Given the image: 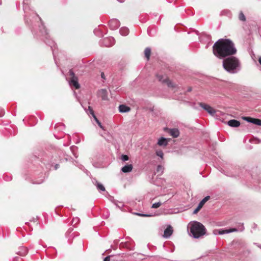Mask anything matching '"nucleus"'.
I'll return each mask as SVG.
<instances>
[{
  "instance_id": "55",
  "label": "nucleus",
  "mask_w": 261,
  "mask_h": 261,
  "mask_svg": "<svg viewBox=\"0 0 261 261\" xmlns=\"http://www.w3.org/2000/svg\"><path fill=\"white\" fill-rule=\"evenodd\" d=\"M1 4V3H0V5Z\"/></svg>"
},
{
  "instance_id": "44",
  "label": "nucleus",
  "mask_w": 261,
  "mask_h": 261,
  "mask_svg": "<svg viewBox=\"0 0 261 261\" xmlns=\"http://www.w3.org/2000/svg\"><path fill=\"white\" fill-rule=\"evenodd\" d=\"M43 180L41 179V181H35V182H34V184H41L43 182Z\"/></svg>"
},
{
  "instance_id": "26",
  "label": "nucleus",
  "mask_w": 261,
  "mask_h": 261,
  "mask_svg": "<svg viewBox=\"0 0 261 261\" xmlns=\"http://www.w3.org/2000/svg\"><path fill=\"white\" fill-rule=\"evenodd\" d=\"M239 19L240 20L242 21H246V17L242 11H241L239 15Z\"/></svg>"
},
{
  "instance_id": "47",
  "label": "nucleus",
  "mask_w": 261,
  "mask_h": 261,
  "mask_svg": "<svg viewBox=\"0 0 261 261\" xmlns=\"http://www.w3.org/2000/svg\"><path fill=\"white\" fill-rule=\"evenodd\" d=\"M258 62L259 64L261 65V57H259L258 59Z\"/></svg>"
},
{
  "instance_id": "15",
  "label": "nucleus",
  "mask_w": 261,
  "mask_h": 261,
  "mask_svg": "<svg viewBox=\"0 0 261 261\" xmlns=\"http://www.w3.org/2000/svg\"><path fill=\"white\" fill-rule=\"evenodd\" d=\"M69 78L70 79V81L69 82H77L78 79L77 77L75 75L74 73L72 71V70H70L69 71Z\"/></svg>"
},
{
  "instance_id": "53",
  "label": "nucleus",
  "mask_w": 261,
  "mask_h": 261,
  "mask_svg": "<svg viewBox=\"0 0 261 261\" xmlns=\"http://www.w3.org/2000/svg\"><path fill=\"white\" fill-rule=\"evenodd\" d=\"M45 42L46 44L49 43V42H47V41H45Z\"/></svg>"
},
{
  "instance_id": "51",
  "label": "nucleus",
  "mask_w": 261,
  "mask_h": 261,
  "mask_svg": "<svg viewBox=\"0 0 261 261\" xmlns=\"http://www.w3.org/2000/svg\"><path fill=\"white\" fill-rule=\"evenodd\" d=\"M4 178H5V179L6 180H9V179H8V177H7V179L6 178V177H5Z\"/></svg>"
},
{
  "instance_id": "20",
  "label": "nucleus",
  "mask_w": 261,
  "mask_h": 261,
  "mask_svg": "<svg viewBox=\"0 0 261 261\" xmlns=\"http://www.w3.org/2000/svg\"><path fill=\"white\" fill-rule=\"evenodd\" d=\"M224 174H225L227 176L229 177H236L237 176H239V174L237 173L236 171H230L227 172H224Z\"/></svg>"
},
{
  "instance_id": "11",
  "label": "nucleus",
  "mask_w": 261,
  "mask_h": 261,
  "mask_svg": "<svg viewBox=\"0 0 261 261\" xmlns=\"http://www.w3.org/2000/svg\"><path fill=\"white\" fill-rule=\"evenodd\" d=\"M232 245L234 247H244L245 246V243L242 240H233L232 242Z\"/></svg>"
},
{
  "instance_id": "21",
  "label": "nucleus",
  "mask_w": 261,
  "mask_h": 261,
  "mask_svg": "<svg viewBox=\"0 0 261 261\" xmlns=\"http://www.w3.org/2000/svg\"><path fill=\"white\" fill-rule=\"evenodd\" d=\"M210 199V196H207L205 197L203 199H202L200 202L199 203L198 205L199 207H202L203 205L206 202H207L209 199Z\"/></svg>"
},
{
  "instance_id": "33",
  "label": "nucleus",
  "mask_w": 261,
  "mask_h": 261,
  "mask_svg": "<svg viewBox=\"0 0 261 261\" xmlns=\"http://www.w3.org/2000/svg\"><path fill=\"white\" fill-rule=\"evenodd\" d=\"M243 119L248 122L252 123V120L254 119V118H251L250 117H243Z\"/></svg>"
},
{
  "instance_id": "43",
  "label": "nucleus",
  "mask_w": 261,
  "mask_h": 261,
  "mask_svg": "<svg viewBox=\"0 0 261 261\" xmlns=\"http://www.w3.org/2000/svg\"><path fill=\"white\" fill-rule=\"evenodd\" d=\"M167 83L168 87H169L173 86L174 83L170 82V83Z\"/></svg>"
},
{
  "instance_id": "30",
  "label": "nucleus",
  "mask_w": 261,
  "mask_h": 261,
  "mask_svg": "<svg viewBox=\"0 0 261 261\" xmlns=\"http://www.w3.org/2000/svg\"><path fill=\"white\" fill-rule=\"evenodd\" d=\"M156 155H158V156H160L162 159L163 158L164 153L161 150H156Z\"/></svg>"
},
{
  "instance_id": "42",
  "label": "nucleus",
  "mask_w": 261,
  "mask_h": 261,
  "mask_svg": "<svg viewBox=\"0 0 261 261\" xmlns=\"http://www.w3.org/2000/svg\"><path fill=\"white\" fill-rule=\"evenodd\" d=\"M101 78L103 80H106V77H105V75L104 73H103V72L101 73Z\"/></svg>"
},
{
  "instance_id": "49",
  "label": "nucleus",
  "mask_w": 261,
  "mask_h": 261,
  "mask_svg": "<svg viewBox=\"0 0 261 261\" xmlns=\"http://www.w3.org/2000/svg\"><path fill=\"white\" fill-rule=\"evenodd\" d=\"M118 1H119L120 3H123L124 2V0H117Z\"/></svg>"
},
{
  "instance_id": "29",
  "label": "nucleus",
  "mask_w": 261,
  "mask_h": 261,
  "mask_svg": "<svg viewBox=\"0 0 261 261\" xmlns=\"http://www.w3.org/2000/svg\"><path fill=\"white\" fill-rule=\"evenodd\" d=\"M80 221V219L78 217H75L73 218L72 221V225L73 226H74L76 224H77Z\"/></svg>"
},
{
  "instance_id": "12",
  "label": "nucleus",
  "mask_w": 261,
  "mask_h": 261,
  "mask_svg": "<svg viewBox=\"0 0 261 261\" xmlns=\"http://www.w3.org/2000/svg\"><path fill=\"white\" fill-rule=\"evenodd\" d=\"M168 143V139L164 137L160 138L158 141V144L160 146H166Z\"/></svg>"
},
{
  "instance_id": "9",
  "label": "nucleus",
  "mask_w": 261,
  "mask_h": 261,
  "mask_svg": "<svg viewBox=\"0 0 261 261\" xmlns=\"http://www.w3.org/2000/svg\"><path fill=\"white\" fill-rule=\"evenodd\" d=\"M168 130V133L170 135V136H172L173 138H177L179 135V131L178 129L174 128H166Z\"/></svg>"
},
{
  "instance_id": "28",
  "label": "nucleus",
  "mask_w": 261,
  "mask_h": 261,
  "mask_svg": "<svg viewBox=\"0 0 261 261\" xmlns=\"http://www.w3.org/2000/svg\"><path fill=\"white\" fill-rule=\"evenodd\" d=\"M252 123L261 126V120L257 118H254L252 120Z\"/></svg>"
},
{
  "instance_id": "6",
  "label": "nucleus",
  "mask_w": 261,
  "mask_h": 261,
  "mask_svg": "<svg viewBox=\"0 0 261 261\" xmlns=\"http://www.w3.org/2000/svg\"><path fill=\"white\" fill-rule=\"evenodd\" d=\"M115 39L113 37L106 38L101 42L100 44L106 47H110L114 44Z\"/></svg>"
},
{
  "instance_id": "27",
  "label": "nucleus",
  "mask_w": 261,
  "mask_h": 261,
  "mask_svg": "<svg viewBox=\"0 0 261 261\" xmlns=\"http://www.w3.org/2000/svg\"><path fill=\"white\" fill-rule=\"evenodd\" d=\"M87 113L88 114H91L94 118L95 117H96V116H95V115L94 114V111H93V110L91 108V107H90V106L88 107V110L87 111Z\"/></svg>"
},
{
  "instance_id": "7",
  "label": "nucleus",
  "mask_w": 261,
  "mask_h": 261,
  "mask_svg": "<svg viewBox=\"0 0 261 261\" xmlns=\"http://www.w3.org/2000/svg\"><path fill=\"white\" fill-rule=\"evenodd\" d=\"M97 94L99 97L101 98L102 100H107L108 99V91L106 89H101L98 90Z\"/></svg>"
},
{
  "instance_id": "16",
  "label": "nucleus",
  "mask_w": 261,
  "mask_h": 261,
  "mask_svg": "<svg viewBox=\"0 0 261 261\" xmlns=\"http://www.w3.org/2000/svg\"><path fill=\"white\" fill-rule=\"evenodd\" d=\"M93 182L96 186L99 191H105L106 190L104 186L98 182L96 179H94Z\"/></svg>"
},
{
  "instance_id": "35",
  "label": "nucleus",
  "mask_w": 261,
  "mask_h": 261,
  "mask_svg": "<svg viewBox=\"0 0 261 261\" xmlns=\"http://www.w3.org/2000/svg\"><path fill=\"white\" fill-rule=\"evenodd\" d=\"M128 159H129V158H128V155H125V154L122 155V156H121V160L123 161H124V162L127 161L128 160Z\"/></svg>"
},
{
  "instance_id": "17",
  "label": "nucleus",
  "mask_w": 261,
  "mask_h": 261,
  "mask_svg": "<svg viewBox=\"0 0 261 261\" xmlns=\"http://www.w3.org/2000/svg\"><path fill=\"white\" fill-rule=\"evenodd\" d=\"M27 253L28 249L24 247H20L19 248L18 251L17 252V254L22 256H25Z\"/></svg>"
},
{
  "instance_id": "3",
  "label": "nucleus",
  "mask_w": 261,
  "mask_h": 261,
  "mask_svg": "<svg viewBox=\"0 0 261 261\" xmlns=\"http://www.w3.org/2000/svg\"><path fill=\"white\" fill-rule=\"evenodd\" d=\"M190 236L195 239H199L205 234L206 230L205 226L201 223L193 221L190 224Z\"/></svg>"
},
{
  "instance_id": "41",
  "label": "nucleus",
  "mask_w": 261,
  "mask_h": 261,
  "mask_svg": "<svg viewBox=\"0 0 261 261\" xmlns=\"http://www.w3.org/2000/svg\"><path fill=\"white\" fill-rule=\"evenodd\" d=\"M138 215L139 216H144V217H150L151 216V215H146V214H138Z\"/></svg>"
},
{
  "instance_id": "22",
  "label": "nucleus",
  "mask_w": 261,
  "mask_h": 261,
  "mask_svg": "<svg viewBox=\"0 0 261 261\" xmlns=\"http://www.w3.org/2000/svg\"><path fill=\"white\" fill-rule=\"evenodd\" d=\"M164 167L162 165H158L157 166L156 169V172L155 173H158V175H162L164 172Z\"/></svg>"
},
{
  "instance_id": "36",
  "label": "nucleus",
  "mask_w": 261,
  "mask_h": 261,
  "mask_svg": "<svg viewBox=\"0 0 261 261\" xmlns=\"http://www.w3.org/2000/svg\"><path fill=\"white\" fill-rule=\"evenodd\" d=\"M115 204L116 205L117 207H119V208H121L124 205L123 203L121 202H115Z\"/></svg>"
},
{
  "instance_id": "48",
  "label": "nucleus",
  "mask_w": 261,
  "mask_h": 261,
  "mask_svg": "<svg viewBox=\"0 0 261 261\" xmlns=\"http://www.w3.org/2000/svg\"><path fill=\"white\" fill-rule=\"evenodd\" d=\"M24 4H28V0H24V2H23Z\"/></svg>"
},
{
  "instance_id": "52",
  "label": "nucleus",
  "mask_w": 261,
  "mask_h": 261,
  "mask_svg": "<svg viewBox=\"0 0 261 261\" xmlns=\"http://www.w3.org/2000/svg\"><path fill=\"white\" fill-rule=\"evenodd\" d=\"M44 32H45V34H47V33L46 32V30H45Z\"/></svg>"
},
{
  "instance_id": "32",
  "label": "nucleus",
  "mask_w": 261,
  "mask_h": 261,
  "mask_svg": "<svg viewBox=\"0 0 261 261\" xmlns=\"http://www.w3.org/2000/svg\"><path fill=\"white\" fill-rule=\"evenodd\" d=\"M162 203L160 202H155L153 203L152 205V207L154 208H156L160 207Z\"/></svg>"
},
{
  "instance_id": "50",
  "label": "nucleus",
  "mask_w": 261,
  "mask_h": 261,
  "mask_svg": "<svg viewBox=\"0 0 261 261\" xmlns=\"http://www.w3.org/2000/svg\"><path fill=\"white\" fill-rule=\"evenodd\" d=\"M4 178H5V179L6 180H9V179H8V177H7V179L6 178V177H5Z\"/></svg>"
},
{
  "instance_id": "37",
  "label": "nucleus",
  "mask_w": 261,
  "mask_h": 261,
  "mask_svg": "<svg viewBox=\"0 0 261 261\" xmlns=\"http://www.w3.org/2000/svg\"><path fill=\"white\" fill-rule=\"evenodd\" d=\"M201 208V207H199V205L197 206V208L194 211L193 214H195L197 213V212Z\"/></svg>"
},
{
  "instance_id": "34",
  "label": "nucleus",
  "mask_w": 261,
  "mask_h": 261,
  "mask_svg": "<svg viewBox=\"0 0 261 261\" xmlns=\"http://www.w3.org/2000/svg\"><path fill=\"white\" fill-rule=\"evenodd\" d=\"M158 80L159 82H169L167 79H163V77L162 75H159V76L158 75Z\"/></svg>"
},
{
  "instance_id": "39",
  "label": "nucleus",
  "mask_w": 261,
  "mask_h": 261,
  "mask_svg": "<svg viewBox=\"0 0 261 261\" xmlns=\"http://www.w3.org/2000/svg\"><path fill=\"white\" fill-rule=\"evenodd\" d=\"M4 111L0 108V117H2L4 115Z\"/></svg>"
},
{
  "instance_id": "45",
  "label": "nucleus",
  "mask_w": 261,
  "mask_h": 261,
  "mask_svg": "<svg viewBox=\"0 0 261 261\" xmlns=\"http://www.w3.org/2000/svg\"><path fill=\"white\" fill-rule=\"evenodd\" d=\"M59 164H56L55 166V169L57 170L59 168Z\"/></svg>"
},
{
  "instance_id": "2",
  "label": "nucleus",
  "mask_w": 261,
  "mask_h": 261,
  "mask_svg": "<svg viewBox=\"0 0 261 261\" xmlns=\"http://www.w3.org/2000/svg\"><path fill=\"white\" fill-rule=\"evenodd\" d=\"M223 67L227 72L236 73L241 70V65L237 58L231 56L223 60Z\"/></svg>"
},
{
  "instance_id": "4",
  "label": "nucleus",
  "mask_w": 261,
  "mask_h": 261,
  "mask_svg": "<svg viewBox=\"0 0 261 261\" xmlns=\"http://www.w3.org/2000/svg\"><path fill=\"white\" fill-rule=\"evenodd\" d=\"M244 230V227L243 223H240L238 225L237 228H232L229 229H215L214 230V233L215 235L217 234H224L226 233H228L236 231H243Z\"/></svg>"
},
{
  "instance_id": "23",
  "label": "nucleus",
  "mask_w": 261,
  "mask_h": 261,
  "mask_svg": "<svg viewBox=\"0 0 261 261\" xmlns=\"http://www.w3.org/2000/svg\"><path fill=\"white\" fill-rule=\"evenodd\" d=\"M151 54V49L149 47H146L144 50L145 57L147 60H149Z\"/></svg>"
},
{
  "instance_id": "38",
  "label": "nucleus",
  "mask_w": 261,
  "mask_h": 261,
  "mask_svg": "<svg viewBox=\"0 0 261 261\" xmlns=\"http://www.w3.org/2000/svg\"><path fill=\"white\" fill-rule=\"evenodd\" d=\"M13 261H22V259L19 257H15L14 258Z\"/></svg>"
},
{
  "instance_id": "24",
  "label": "nucleus",
  "mask_w": 261,
  "mask_h": 261,
  "mask_svg": "<svg viewBox=\"0 0 261 261\" xmlns=\"http://www.w3.org/2000/svg\"><path fill=\"white\" fill-rule=\"evenodd\" d=\"M69 86L72 89H79L80 88L79 83H69Z\"/></svg>"
},
{
  "instance_id": "40",
  "label": "nucleus",
  "mask_w": 261,
  "mask_h": 261,
  "mask_svg": "<svg viewBox=\"0 0 261 261\" xmlns=\"http://www.w3.org/2000/svg\"><path fill=\"white\" fill-rule=\"evenodd\" d=\"M111 256L109 255V256H107V257H106L104 259H103V261H110V257Z\"/></svg>"
},
{
  "instance_id": "31",
  "label": "nucleus",
  "mask_w": 261,
  "mask_h": 261,
  "mask_svg": "<svg viewBox=\"0 0 261 261\" xmlns=\"http://www.w3.org/2000/svg\"><path fill=\"white\" fill-rule=\"evenodd\" d=\"M94 119L95 120V121L96 122L97 124H98V125L103 130H105L104 129V127L102 125L101 123H100V122L97 119V118L96 117L94 118Z\"/></svg>"
},
{
  "instance_id": "19",
  "label": "nucleus",
  "mask_w": 261,
  "mask_h": 261,
  "mask_svg": "<svg viewBox=\"0 0 261 261\" xmlns=\"http://www.w3.org/2000/svg\"><path fill=\"white\" fill-rule=\"evenodd\" d=\"M120 34L122 36H126L128 34L129 30L126 27H122L119 30Z\"/></svg>"
},
{
  "instance_id": "54",
  "label": "nucleus",
  "mask_w": 261,
  "mask_h": 261,
  "mask_svg": "<svg viewBox=\"0 0 261 261\" xmlns=\"http://www.w3.org/2000/svg\"><path fill=\"white\" fill-rule=\"evenodd\" d=\"M54 58H55V62H56V63L57 64L56 59V58H55V56H54Z\"/></svg>"
},
{
  "instance_id": "1",
  "label": "nucleus",
  "mask_w": 261,
  "mask_h": 261,
  "mask_svg": "<svg viewBox=\"0 0 261 261\" xmlns=\"http://www.w3.org/2000/svg\"><path fill=\"white\" fill-rule=\"evenodd\" d=\"M213 48L214 54L220 59L232 56L237 53L234 43L227 39H219L214 44Z\"/></svg>"
},
{
  "instance_id": "25",
  "label": "nucleus",
  "mask_w": 261,
  "mask_h": 261,
  "mask_svg": "<svg viewBox=\"0 0 261 261\" xmlns=\"http://www.w3.org/2000/svg\"><path fill=\"white\" fill-rule=\"evenodd\" d=\"M70 149L71 151L72 152L73 155L76 158H77V155H76V151L77 150V147L75 146H72L70 147Z\"/></svg>"
},
{
  "instance_id": "5",
  "label": "nucleus",
  "mask_w": 261,
  "mask_h": 261,
  "mask_svg": "<svg viewBox=\"0 0 261 261\" xmlns=\"http://www.w3.org/2000/svg\"><path fill=\"white\" fill-rule=\"evenodd\" d=\"M199 105L202 109L207 112L212 116H214L216 114V111L210 106L202 102L199 103Z\"/></svg>"
},
{
  "instance_id": "13",
  "label": "nucleus",
  "mask_w": 261,
  "mask_h": 261,
  "mask_svg": "<svg viewBox=\"0 0 261 261\" xmlns=\"http://www.w3.org/2000/svg\"><path fill=\"white\" fill-rule=\"evenodd\" d=\"M118 109L120 113H126L130 111V108L125 105H120L118 107Z\"/></svg>"
},
{
  "instance_id": "18",
  "label": "nucleus",
  "mask_w": 261,
  "mask_h": 261,
  "mask_svg": "<svg viewBox=\"0 0 261 261\" xmlns=\"http://www.w3.org/2000/svg\"><path fill=\"white\" fill-rule=\"evenodd\" d=\"M133 165L132 164H127L121 168V171L124 173H128L132 171Z\"/></svg>"
},
{
  "instance_id": "10",
  "label": "nucleus",
  "mask_w": 261,
  "mask_h": 261,
  "mask_svg": "<svg viewBox=\"0 0 261 261\" xmlns=\"http://www.w3.org/2000/svg\"><path fill=\"white\" fill-rule=\"evenodd\" d=\"M173 228L171 225H169L164 230V237L169 238L171 237L173 233Z\"/></svg>"
},
{
  "instance_id": "14",
  "label": "nucleus",
  "mask_w": 261,
  "mask_h": 261,
  "mask_svg": "<svg viewBox=\"0 0 261 261\" xmlns=\"http://www.w3.org/2000/svg\"><path fill=\"white\" fill-rule=\"evenodd\" d=\"M227 124L231 127H237L240 126V122L237 120L232 119L228 121Z\"/></svg>"
},
{
  "instance_id": "8",
  "label": "nucleus",
  "mask_w": 261,
  "mask_h": 261,
  "mask_svg": "<svg viewBox=\"0 0 261 261\" xmlns=\"http://www.w3.org/2000/svg\"><path fill=\"white\" fill-rule=\"evenodd\" d=\"M109 26L112 30H116L120 26V22L118 20L116 19H113L109 22Z\"/></svg>"
},
{
  "instance_id": "46",
  "label": "nucleus",
  "mask_w": 261,
  "mask_h": 261,
  "mask_svg": "<svg viewBox=\"0 0 261 261\" xmlns=\"http://www.w3.org/2000/svg\"><path fill=\"white\" fill-rule=\"evenodd\" d=\"M192 91V88L191 87H189L187 89V92H191Z\"/></svg>"
}]
</instances>
